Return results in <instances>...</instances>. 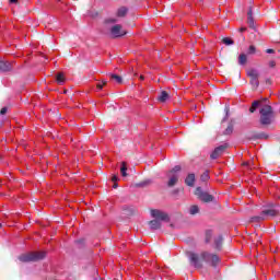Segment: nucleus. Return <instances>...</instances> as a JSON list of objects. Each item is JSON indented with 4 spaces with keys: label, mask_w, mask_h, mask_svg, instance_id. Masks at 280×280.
<instances>
[{
    "label": "nucleus",
    "mask_w": 280,
    "mask_h": 280,
    "mask_svg": "<svg viewBox=\"0 0 280 280\" xmlns=\"http://www.w3.org/2000/svg\"><path fill=\"white\" fill-rule=\"evenodd\" d=\"M151 215L154 220L149 221L151 231H159L161 229V222H170V214L164 211L154 209L151 210Z\"/></svg>",
    "instance_id": "f257e3e1"
},
{
    "label": "nucleus",
    "mask_w": 280,
    "mask_h": 280,
    "mask_svg": "<svg viewBox=\"0 0 280 280\" xmlns=\"http://www.w3.org/2000/svg\"><path fill=\"white\" fill-rule=\"evenodd\" d=\"M260 118L259 124L262 128H268L275 121V110L270 105H262L259 109Z\"/></svg>",
    "instance_id": "f03ea898"
},
{
    "label": "nucleus",
    "mask_w": 280,
    "mask_h": 280,
    "mask_svg": "<svg viewBox=\"0 0 280 280\" xmlns=\"http://www.w3.org/2000/svg\"><path fill=\"white\" fill-rule=\"evenodd\" d=\"M47 257L45 252H31L19 256V260L23 264H30L31 261H40Z\"/></svg>",
    "instance_id": "7ed1b4c3"
},
{
    "label": "nucleus",
    "mask_w": 280,
    "mask_h": 280,
    "mask_svg": "<svg viewBox=\"0 0 280 280\" xmlns=\"http://www.w3.org/2000/svg\"><path fill=\"white\" fill-rule=\"evenodd\" d=\"M200 257H201L202 261H205L206 264H210V266H212V268H218V265L220 264V256H218L217 254H212L209 252H202L200 254Z\"/></svg>",
    "instance_id": "20e7f679"
},
{
    "label": "nucleus",
    "mask_w": 280,
    "mask_h": 280,
    "mask_svg": "<svg viewBox=\"0 0 280 280\" xmlns=\"http://www.w3.org/2000/svg\"><path fill=\"white\" fill-rule=\"evenodd\" d=\"M195 196H197V198L200 199L201 202H213L215 200V197H213V195H210L209 192L202 190L201 187H197L195 189Z\"/></svg>",
    "instance_id": "39448f33"
},
{
    "label": "nucleus",
    "mask_w": 280,
    "mask_h": 280,
    "mask_svg": "<svg viewBox=\"0 0 280 280\" xmlns=\"http://www.w3.org/2000/svg\"><path fill=\"white\" fill-rule=\"evenodd\" d=\"M247 75L249 77V83L254 89H259V71L255 69L247 70Z\"/></svg>",
    "instance_id": "423d86ee"
},
{
    "label": "nucleus",
    "mask_w": 280,
    "mask_h": 280,
    "mask_svg": "<svg viewBox=\"0 0 280 280\" xmlns=\"http://www.w3.org/2000/svg\"><path fill=\"white\" fill-rule=\"evenodd\" d=\"M226 150H229V143H224V144L217 147L210 154V159L212 161H215V159H220V156H222L224 154V152H226Z\"/></svg>",
    "instance_id": "0eeeda50"
},
{
    "label": "nucleus",
    "mask_w": 280,
    "mask_h": 280,
    "mask_svg": "<svg viewBox=\"0 0 280 280\" xmlns=\"http://www.w3.org/2000/svg\"><path fill=\"white\" fill-rule=\"evenodd\" d=\"M110 34H112L113 38H121V36H126V34H128V32H126L124 30L121 24H116V25L112 26Z\"/></svg>",
    "instance_id": "6e6552de"
},
{
    "label": "nucleus",
    "mask_w": 280,
    "mask_h": 280,
    "mask_svg": "<svg viewBox=\"0 0 280 280\" xmlns=\"http://www.w3.org/2000/svg\"><path fill=\"white\" fill-rule=\"evenodd\" d=\"M262 218L265 220H270V218H277V215H279V210H277L275 208V206L272 205L271 207L269 208H265L262 211Z\"/></svg>",
    "instance_id": "1a4fd4ad"
},
{
    "label": "nucleus",
    "mask_w": 280,
    "mask_h": 280,
    "mask_svg": "<svg viewBox=\"0 0 280 280\" xmlns=\"http://www.w3.org/2000/svg\"><path fill=\"white\" fill-rule=\"evenodd\" d=\"M189 261H190L191 266H194L195 268H202V260L200 259L198 254L190 253L189 254Z\"/></svg>",
    "instance_id": "9d476101"
},
{
    "label": "nucleus",
    "mask_w": 280,
    "mask_h": 280,
    "mask_svg": "<svg viewBox=\"0 0 280 280\" xmlns=\"http://www.w3.org/2000/svg\"><path fill=\"white\" fill-rule=\"evenodd\" d=\"M168 182H167V187H175V185L178 183V178H180V176L178 174H170L168 173Z\"/></svg>",
    "instance_id": "9b49d317"
},
{
    "label": "nucleus",
    "mask_w": 280,
    "mask_h": 280,
    "mask_svg": "<svg viewBox=\"0 0 280 280\" xmlns=\"http://www.w3.org/2000/svg\"><path fill=\"white\" fill-rule=\"evenodd\" d=\"M0 71L2 73H8V71H12V63L0 60Z\"/></svg>",
    "instance_id": "f8f14e48"
},
{
    "label": "nucleus",
    "mask_w": 280,
    "mask_h": 280,
    "mask_svg": "<svg viewBox=\"0 0 280 280\" xmlns=\"http://www.w3.org/2000/svg\"><path fill=\"white\" fill-rule=\"evenodd\" d=\"M247 139H268V135H266L265 132H255V131H250L247 136Z\"/></svg>",
    "instance_id": "ddd939ff"
},
{
    "label": "nucleus",
    "mask_w": 280,
    "mask_h": 280,
    "mask_svg": "<svg viewBox=\"0 0 280 280\" xmlns=\"http://www.w3.org/2000/svg\"><path fill=\"white\" fill-rule=\"evenodd\" d=\"M185 185H187V187H194V185H196V174H188L185 178Z\"/></svg>",
    "instance_id": "4468645a"
},
{
    "label": "nucleus",
    "mask_w": 280,
    "mask_h": 280,
    "mask_svg": "<svg viewBox=\"0 0 280 280\" xmlns=\"http://www.w3.org/2000/svg\"><path fill=\"white\" fill-rule=\"evenodd\" d=\"M268 98H261L259 101H254L252 103V106L249 107V113H255V110H257L259 108V106H261L264 104V102H266Z\"/></svg>",
    "instance_id": "2eb2a0df"
},
{
    "label": "nucleus",
    "mask_w": 280,
    "mask_h": 280,
    "mask_svg": "<svg viewBox=\"0 0 280 280\" xmlns=\"http://www.w3.org/2000/svg\"><path fill=\"white\" fill-rule=\"evenodd\" d=\"M247 23L250 30H255V20L253 19V9L247 12Z\"/></svg>",
    "instance_id": "dca6fc26"
},
{
    "label": "nucleus",
    "mask_w": 280,
    "mask_h": 280,
    "mask_svg": "<svg viewBox=\"0 0 280 280\" xmlns=\"http://www.w3.org/2000/svg\"><path fill=\"white\" fill-rule=\"evenodd\" d=\"M108 77L110 78V80L116 82V84H124V78H121V75H118L115 73H108Z\"/></svg>",
    "instance_id": "f3484780"
},
{
    "label": "nucleus",
    "mask_w": 280,
    "mask_h": 280,
    "mask_svg": "<svg viewBox=\"0 0 280 280\" xmlns=\"http://www.w3.org/2000/svg\"><path fill=\"white\" fill-rule=\"evenodd\" d=\"M126 14H128V8L127 7H120L117 10L116 16H118V19H124L126 16Z\"/></svg>",
    "instance_id": "a211bd4d"
},
{
    "label": "nucleus",
    "mask_w": 280,
    "mask_h": 280,
    "mask_svg": "<svg viewBox=\"0 0 280 280\" xmlns=\"http://www.w3.org/2000/svg\"><path fill=\"white\" fill-rule=\"evenodd\" d=\"M222 242H224L222 235H219L217 238H214V246L217 250H222Z\"/></svg>",
    "instance_id": "6ab92c4d"
},
{
    "label": "nucleus",
    "mask_w": 280,
    "mask_h": 280,
    "mask_svg": "<svg viewBox=\"0 0 280 280\" xmlns=\"http://www.w3.org/2000/svg\"><path fill=\"white\" fill-rule=\"evenodd\" d=\"M248 62V56H246V54H241L238 56V65L241 67H244V65H246Z\"/></svg>",
    "instance_id": "aec40b11"
},
{
    "label": "nucleus",
    "mask_w": 280,
    "mask_h": 280,
    "mask_svg": "<svg viewBox=\"0 0 280 280\" xmlns=\"http://www.w3.org/2000/svg\"><path fill=\"white\" fill-rule=\"evenodd\" d=\"M170 97V93L167 91H162L158 96L159 102L165 103V101Z\"/></svg>",
    "instance_id": "412c9836"
},
{
    "label": "nucleus",
    "mask_w": 280,
    "mask_h": 280,
    "mask_svg": "<svg viewBox=\"0 0 280 280\" xmlns=\"http://www.w3.org/2000/svg\"><path fill=\"white\" fill-rule=\"evenodd\" d=\"M65 73L62 72H59L57 73L56 75V82L59 83V84H65Z\"/></svg>",
    "instance_id": "4be33fe9"
},
{
    "label": "nucleus",
    "mask_w": 280,
    "mask_h": 280,
    "mask_svg": "<svg viewBox=\"0 0 280 280\" xmlns=\"http://www.w3.org/2000/svg\"><path fill=\"white\" fill-rule=\"evenodd\" d=\"M128 166L126 165V162H121V167H120V174L121 176L126 177L128 176Z\"/></svg>",
    "instance_id": "5701e85b"
},
{
    "label": "nucleus",
    "mask_w": 280,
    "mask_h": 280,
    "mask_svg": "<svg viewBox=\"0 0 280 280\" xmlns=\"http://www.w3.org/2000/svg\"><path fill=\"white\" fill-rule=\"evenodd\" d=\"M125 215H135L137 213V209L132 207H128L124 209Z\"/></svg>",
    "instance_id": "b1692460"
},
{
    "label": "nucleus",
    "mask_w": 280,
    "mask_h": 280,
    "mask_svg": "<svg viewBox=\"0 0 280 280\" xmlns=\"http://www.w3.org/2000/svg\"><path fill=\"white\" fill-rule=\"evenodd\" d=\"M212 237H213V231L207 230L206 231V238H205L206 244H209L211 242Z\"/></svg>",
    "instance_id": "393cba45"
},
{
    "label": "nucleus",
    "mask_w": 280,
    "mask_h": 280,
    "mask_svg": "<svg viewBox=\"0 0 280 280\" xmlns=\"http://www.w3.org/2000/svg\"><path fill=\"white\" fill-rule=\"evenodd\" d=\"M190 215H196L197 213H200V208L198 206H191L189 209Z\"/></svg>",
    "instance_id": "a878e982"
},
{
    "label": "nucleus",
    "mask_w": 280,
    "mask_h": 280,
    "mask_svg": "<svg viewBox=\"0 0 280 280\" xmlns=\"http://www.w3.org/2000/svg\"><path fill=\"white\" fill-rule=\"evenodd\" d=\"M264 220L266 219H264L262 212L259 215L252 217V222H264Z\"/></svg>",
    "instance_id": "bb28decb"
},
{
    "label": "nucleus",
    "mask_w": 280,
    "mask_h": 280,
    "mask_svg": "<svg viewBox=\"0 0 280 280\" xmlns=\"http://www.w3.org/2000/svg\"><path fill=\"white\" fill-rule=\"evenodd\" d=\"M106 84H108V81L102 80V83H97V84H96V89H97L98 91H102V90L104 89V86H106Z\"/></svg>",
    "instance_id": "cd10ccee"
},
{
    "label": "nucleus",
    "mask_w": 280,
    "mask_h": 280,
    "mask_svg": "<svg viewBox=\"0 0 280 280\" xmlns=\"http://www.w3.org/2000/svg\"><path fill=\"white\" fill-rule=\"evenodd\" d=\"M210 176H209V172H205L201 176H200V180L202 183H207V180H209Z\"/></svg>",
    "instance_id": "c85d7f7f"
},
{
    "label": "nucleus",
    "mask_w": 280,
    "mask_h": 280,
    "mask_svg": "<svg viewBox=\"0 0 280 280\" xmlns=\"http://www.w3.org/2000/svg\"><path fill=\"white\" fill-rule=\"evenodd\" d=\"M222 43H223L224 45H234V44H235V42H234L233 39H231L230 37H224V38L222 39Z\"/></svg>",
    "instance_id": "c756f323"
},
{
    "label": "nucleus",
    "mask_w": 280,
    "mask_h": 280,
    "mask_svg": "<svg viewBox=\"0 0 280 280\" xmlns=\"http://www.w3.org/2000/svg\"><path fill=\"white\" fill-rule=\"evenodd\" d=\"M256 51H257V48H256L254 45H250V46L248 47L247 54H248L249 56H253V55L256 54Z\"/></svg>",
    "instance_id": "7c9ffc66"
},
{
    "label": "nucleus",
    "mask_w": 280,
    "mask_h": 280,
    "mask_svg": "<svg viewBox=\"0 0 280 280\" xmlns=\"http://www.w3.org/2000/svg\"><path fill=\"white\" fill-rule=\"evenodd\" d=\"M223 135H233V124H230L224 130Z\"/></svg>",
    "instance_id": "2f4dec72"
},
{
    "label": "nucleus",
    "mask_w": 280,
    "mask_h": 280,
    "mask_svg": "<svg viewBox=\"0 0 280 280\" xmlns=\"http://www.w3.org/2000/svg\"><path fill=\"white\" fill-rule=\"evenodd\" d=\"M180 170H182L180 165H176V166H174V167L168 172V174L174 175V174H176V172H180Z\"/></svg>",
    "instance_id": "473e14b6"
},
{
    "label": "nucleus",
    "mask_w": 280,
    "mask_h": 280,
    "mask_svg": "<svg viewBox=\"0 0 280 280\" xmlns=\"http://www.w3.org/2000/svg\"><path fill=\"white\" fill-rule=\"evenodd\" d=\"M148 185H150V180L141 182V183L137 184L136 186H137V187H145V186H148Z\"/></svg>",
    "instance_id": "72a5a7b5"
},
{
    "label": "nucleus",
    "mask_w": 280,
    "mask_h": 280,
    "mask_svg": "<svg viewBox=\"0 0 280 280\" xmlns=\"http://www.w3.org/2000/svg\"><path fill=\"white\" fill-rule=\"evenodd\" d=\"M105 23H117V19H113V18L107 19L105 20Z\"/></svg>",
    "instance_id": "f704fd0d"
},
{
    "label": "nucleus",
    "mask_w": 280,
    "mask_h": 280,
    "mask_svg": "<svg viewBox=\"0 0 280 280\" xmlns=\"http://www.w3.org/2000/svg\"><path fill=\"white\" fill-rule=\"evenodd\" d=\"M8 113V107H2L0 110V115H5Z\"/></svg>",
    "instance_id": "c9c22d12"
},
{
    "label": "nucleus",
    "mask_w": 280,
    "mask_h": 280,
    "mask_svg": "<svg viewBox=\"0 0 280 280\" xmlns=\"http://www.w3.org/2000/svg\"><path fill=\"white\" fill-rule=\"evenodd\" d=\"M9 3L14 4V5H19V0H9Z\"/></svg>",
    "instance_id": "e433bc0d"
},
{
    "label": "nucleus",
    "mask_w": 280,
    "mask_h": 280,
    "mask_svg": "<svg viewBox=\"0 0 280 280\" xmlns=\"http://www.w3.org/2000/svg\"><path fill=\"white\" fill-rule=\"evenodd\" d=\"M112 180H113V183H117V182L119 180V177H117V175H114V176L112 177Z\"/></svg>",
    "instance_id": "4c0bfd02"
},
{
    "label": "nucleus",
    "mask_w": 280,
    "mask_h": 280,
    "mask_svg": "<svg viewBox=\"0 0 280 280\" xmlns=\"http://www.w3.org/2000/svg\"><path fill=\"white\" fill-rule=\"evenodd\" d=\"M266 54H275V49L268 48V49H266Z\"/></svg>",
    "instance_id": "58836bf2"
},
{
    "label": "nucleus",
    "mask_w": 280,
    "mask_h": 280,
    "mask_svg": "<svg viewBox=\"0 0 280 280\" xmlns=\"http://www.w3.org/2000/svg\"><path fill=\"white\" fill-rule=\"evenodd\" d=\"M240 39L242 40V43H244L246 40V37H244V35H240Z\"/></svg>",
    "instance_id": "ea45409f"
},
{
    "label": "nucleus",
    "mask_w": 280,
    "mask_h": 280,
    "mask_svg": "<svg viewBox=\"0 0 280 280\" xmlns=\"http://www.w3.org/2000/svg\"><path fill=\"white\" fill-rule=\"evenodd\" d=\"M243 165H244L245 167H250V162H244Z\"/></svg>",
    "instance_id": "a19ab883"
},
{
    "label": "nucleus",
    "mask_w": 280,
    "mask_h": 280,
    "mask_svg": "<svg viewBox=\"0 0 280 280\" xmlns=\"http://www.w3.org/2000/svg\"><path fill=\"white\" fill-rule=\"evenodd\" d=\"M276 65H277V63H276L275 61H270V62H269V67H271V68L275 67Z\"/></svg>",
    "instance_id": "79ce46f5"
},
{
    "label": "nucleus",
    "mask_w": 280,
    "mask_h": 280,
    "mask_svg": "<svg viewBox=\"0 0 280 280\" xmlns=\"http://www.w3.org/2000/svg\"><path fill=\"white\" fill-rule=\"evenodd\" d=\"M113 187H114V189H117V187H119V184H117V182H114Z\"/></svg>",
    "instance_id": "37998d69"
},
{
    "label": "nucleus",
    "mask_w": 280,
    "mask_h": 280,
    "mask_svg": "<svg viewBox=\"0 0 280 280\" xmlns=\"http://www.w3.org/2000/svg\"><path fill=\"white\" fill-rule=\"evenodd\" d=\"M240 32H241V33L246 32V27H241V28H240Z\"/></svg>",
    "instance_id": "c03bdc74"
},
{
    "label": "nucleus",
    "mask_w": 280,
    "mask_h": 280,
    "mask_svg": "<svg viewBox=\"0 0 280 280\" xmlns=\"http://www.w3.org/2000/svg\"><path fill=\"white\" fill-rule=\"evenodd\" d=\"M266 84H272V82L270 81V79L266 80Z\"/></svg>",
    "instance_id": "a18cd8bd"
},
{
    "label": "nucleus",
    "mask_w": 280,
    "mask_h": 280,
    "mask_svg": "<svg viewBox=\"0 0 280 280\" xmlns=\"http://www.w3.org/2000/svg\"><path fill=\"white\" fill-rule=\"evenodd\" d=\"M140 80H145V77H143V75H140Z\"/></svg>",
    "instance_id": "49530a36"
},
{
    "label": "nucleus",
    "mask_w": 280,
    "mask_h": 280,
    "mask_svg": "<svg viewBox=\"0 0 280 280\" xmlns=\"http://www.w3.org/2000/svg\"><path fill=\"white\" fill-rule=\"evenodd\" d=\"M77 242H78V244H82L83 241H77Z\"/></svg>",
    "instance_id": "de8ad7c7"
},
{
    "label": "nucleus",
    "mask_w": 280,
    "mask_h": 280,
    "mask_svg": "<svg viewBox=\"0 0 280 280\" xmlns=\"http://www.w3.org/2000/svg\"><path fill=\"white\" fill-rule=\"evenodd\" d=\"M1 226H3V225L0 223V229H1Z\"/></svg>",
    "instance_id": "09e8293b"
}]
</instances>
